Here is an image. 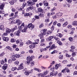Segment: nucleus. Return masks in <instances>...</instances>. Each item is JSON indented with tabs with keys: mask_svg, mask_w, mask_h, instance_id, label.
<instances>
[{
	"mask_svg": "<svg viewBox=\"0 0 77 77\" xmlns=\"http://www.w3.org/2000/svg\"><path fill=\"white\" fill-rule=\"evenodd\" d=\"M47 15L48 18H50V16H51V14L50 13H48L47 14Z\"/></svg>",
	"mask_w": 77,
	"mask_h": 77,
	"instance_id": "48",
	"label": "nucleus"
},
{
	"mask_svg": "<svg viewBox=\"0 0 77 77\" xmlns=\"http://www.w3.org/2000/svg\"><path fill=\"white\" fill-rule=\"evenodd\" d=\"M11 60L12 61H15V60H17V59H16L14 55L12 56V57L11 58Z\"/></svg>",
	"mask_w": 77,
	"mask_h": 77,
	"instance_id": "33",
	"label": "nucleus"
},
{
	"mask_svg": "<svg viewBox=\"0 0 77 77\" xmlns=\"http://www.w3.org/2000/svg\"><path fill=\"white\" fill-rule=\"evenodd\" d=\"M23 44H24V43H23V42H20L19 46L20 47H22L23 45Z\"/></svg>",
	"mask_w": 77,
	"mask_h": 77,
	"instance_id": "58",
	"label": "nucleus"
},
{
	"mask_svg": "<svg viewBox=\"0 0 77 77\" xmlns=\"http://www.w3.org/2000/svg\"><path fill=\"white\" fill-rule=\"evenodd\" d=\"M49 21H50V19H47L45 20V22L46 23H47V22H49Z\"/></svg>",
	"mask_w": 77,
	"mask_h": 77,
	"instance_id": "62",
	"label": "nucleus"
},
{
	"mask_svg": "<svg viewBox=\"0 0 77 77\" xmlns=\"http://www.w3.org/2000/svg\"><path fill=\"white\" fill-rule=\"evenodd\" d=\"M5 52H3L1 54H0V57H2V56H3L4 55H5Z\"/></svg>",
	"mask_w": 77,
	"mask_h": 77,
	"instance_id": "51",
	"label": "nucleus"
},
{
	"mask_svg": "<svg viewBox=\"0 0 77 77\" xmlns=\"http://www.w3.org/2000/svg\"><path fill=\"white\" fill-rule=\"evenodd\" d=\"M16 41V39L14 38H12L11 39V42H15Z\"/></svg>",
	"mask_w": 77,
	"mask_h": 77,
	"instance_id": "37",
	"label": "nucleus"
},
{
	"mask_svg": "<svg viewBox=\"0 0 77 77\" xmlns=\"http://www.w3.org/2000/svg\"><path fill=\"white\" fill-rule=\"evenodd\" d=\"M20 32L21 30H20V29H19L17 31L14 32V33L15 35H16L17 36H20Z\"/></svg>",
	"mask_w": 77,
	"mask_h": 77,
	"instance_id": "12",
	"label": "nucleus"
},
{
	"mask_svg": "<svg viewBox=\"0 0 77 77\" xmlns=\"http://www.w3.org/2000/svg\"><path fill=\"white\" fill-rule=\"evenodd\" d=\"M24 69V64H23V63H22L19 66L18 68H17V70L18 71L19 70H21V69Z\"/></svg>",
	"mask_w": 77,
	"mask_h": 77,
	"instance_id": "6",
	"label": "nucleus"
},
{
	"mask_svg": "<svg viewBox=\"0 0 77 77\" xmlns=\"http://www.w3.org/2000/svg\"><path fill=\"white\" fill-rule=\"evenodd\" d=\"M69 39L70 41H73V39H72V37L69 38Z\"/></svg>",
	"mask_w": 77,
	"mask_h": 77,
	"instance_id": "63",
	"label": "nucleus"
},
{
	"mask_svg": "<svg viewBox=\"0 0 77 77\" xmlns=\"http://www.w3.org/2000/svg\"><path fill=\"white\" fill-rule=\"evenodd\" d=\"M47 31V29H42L41 30V33L42 34V35H45L47 34V33H46Z\"/></svg>",
	"mask_w": 77,
	"mask_h": 77,
	"instance_id": "10",
	"label": "nucleus"
},
{
	"mask_svg": "<svg viewBox=\"0 0 77 77\" xmlns=\"http://www.w3.org/2000/svg\"><path fill=\"white\" fill-rule=\"evenodd\" d=\"M2 40H3L4 41H5V42H8L9 41V37H4L2 38Z\"/></svg>",
	"mask_w": 77,
	"mask_h": 77,
	"instance_id": "15",
	"label": "nucleus"
},
{
	"mask_svg": "<svg viewBox=\"0 0 77 77\" xmlns=\"http://www.w3.org/2000/svg\"><path fill=\"white\" fill-rule=\"evenodd\" d=\"M57 53V51L56 50H54V51L51 52V54H55V53Z\"/></svg>",
	"mask_w": 77,
	"mask_h": 77,
	"instance_id": "34",
	"label": "nucleus"
},
{
	"mask_svg": "<svg viewBox=\"0 0 77 77\" xmlns=\"http://www.w3.org/2000/svg\"><path fill=\"white\" fill-rule=\"evenodd\" d=\"M68 24V22L66 21L65 23H64V24L63 25V27H66V26H67Z\"/></svg>",
	"mask_w": 77,
	"mask_h": 77,
	"instance_id": "35",
	"label": "nucleus"
},
{
	"mask_svg": "<svg viewBox=\"0 0 77 77\" xmlns=\"http://www.w3.org/2000/svg\"><path fill=\"white\" fill-rule=\"evenodd\" d=\"M4 25L3 24H1L0 26V29L1 30L5 29V28L4 27Z\"/></svg>",
	"mask_w": 77,
	"mask_h": 77,
	"instance_id": "27",
	"label": "nucleus"
},
{
	"mask_svg": "<svg viewBox=\"0 0 77 77\" xmlns=\"http://www.w3.org/2000/svg\"><path fill=\"white\" fill-rule=\"evenodd\" d=\"M45 75H47L48 74V71L46 70L44 71V73Z\"/></svg>",
	"mask_w": 77,
	"mask_h": 77,
	"instance_id": "46",
	"label": "nucleus"
},
{
	"mask_svg": "<svg viewBox=\"0 0 77 77\" xmlns=\"http://www.w3.org/2000/svg\"><path fill=\"white\" fill-rule=\"evenodd\" d=\"M72 56L74 57L76 55V52H73L72 54Z\"/></svg>",
	"mask_w": 77,
	"mask_h": 77,
	"instance_id": "52",
	"label": "nucleus"
},
{
	"mask_svg": "<svg viewBox=\"0 0 77 77\" xmlns=\"http://www.w3.org/2000/svg\"><path fill=\"white\" fill-rule=\"evenodd\" d=\"M26 4L27 3H26V2H23L22 6L20 7V8L18 9L19 11H20V12L22 13V15H23L24 14V11H25V10L24 8L26 6Z\"/></svg>",
	"mask_w": 77,
	"mask_h": 77,
	"instance_id": "2",
	"label": "nucleus"
},
{
	"mask_svg": "<svg viewBox=\"0 0 77 77\" xmlns=\"http://www.w3.org/2000/svg\"><path fill=\"white\" fill-rule=\"evenodd\" d=\"M15 57H16V58H19L20 57V56H21V55H19L18 54H16L15 55H13Z\"/></svg>",
	"mask_w": 77,
	"mask_h": 77,
	"instance_id": "28",
	"label": "nucleus"
},
{
	"mask_svg": "<svg viewBox=\"0 0 77 77\" xmlns=\"http://www.w3.org/2000/svg\"><path fill=\"white\" fill-rule=\"evenodd\" d=\"M31 45L32 46V47L34 48H35V45H36V44L35 43V42L33 43H32V44H31Z\"/></svg>",
	"mask_w": 77,
	"mask_h": 77,
	"instance_id": "50",
	"label": "nucleus"
},
{
	"mask_svg": "<svg viewBox=\"0 0 77 77\" xmlns=\"http://www.w3.org/2000/svg\"><path fill=\"white\" fill-rule=\"evenodd\" d=\"M6 32L8 34H9L10 33V32H11V29L9 28H7L6 29Z\"/></svg>",
	"mask_w": 77,
	"mask_h": 77,
	"instance_id": "30",
	"label": "nucleus"
},
{
	"mask_svg": "<svg viewBox=\"0 0 77 77\" xmlns=\"http://www.w3.org/2000/svg\"><path fill=\"white\" fill-rule=\"evenodd\" d=\"M66 72H68V67H66L65 68L62 70L61 71V72L63 73H66Z\"/></svg>",
	"mask_w": 77,
	"mask_h": 77,
	"instance_id": "13",
	"label": "nucleus"
},
{
	"mask_svg": "<svg viewBox=\"0 0 77 77\" xmlns=\"http://www.w3.org/2000/svg\"><path fill=\"white\" fill-rule=\"evenodd\" d=\"M45 35L44 34H40L38 35V36L40 37V39H43L44 38V35Z\"/></svg>",
	"mask_w": 77,
	"mask_h": 77,
	"instance_id": "25",
	"label": "nucleus"
},
{
	"mask_svg": "<svg viewBox=\"0 0 77 77\" xmlns=\"http://www.w3.org/2000/svg\"><path fill=\"white\" fill-rule=\"evenodd\" d=\"M58 68H59V65H58V64H56L55 65V68L56 69H57Z\"/></svg>",
	"mask_w": 77,
	"mask_h": 77,
	"instance_id": "49",
	"label": "nucleus"
},
{
	"mask_svg": "<svg viewBox=\"0 0 77 77\" xmlns=\"http://www.w3.org/2000/svg\"><path fill=\"white\" fill-rule=\"evenodd\" d=\"M18 68L16 67H13L11 69L12 71H16V70H17Z\"/></svg>",
	"mask_w": 77,
	"mask_h": 77,
	"instance_id": "29",
	"label": "nucleus"
},
{
	"mask_svg": "<svg viewBox=\"0 0 77 77\" xmlns=\"http://www.w3.org/2000/svg\"><path fill=\"white\" fill-rule=\"evenodd\" d=\"M14 31H15V30L13 28H12L10 29V32H14Z\"/></svg>",
	"mask_w": 77,
	"mask_h": 77,
	"instance_id": "59",
	"label": "nucleus"
},
{
	"mask_svg": "<svg viewBox=\"0 0 77 77\" xmlns=\"http://www.w3.org/2000/svg\"><path fill=\"white\" fill-rule=\"evenodd\" d=\"M8 64L7 63H5L2 67V69H4V70H6V69H8Z\"/></svg>",
	"mask_w": 77,
	"mask_h": 77,
	"instance_id": "9",
	"label": "nucleus"
},
{
	"mask_svg": "<svg viewBox=\"0 0 77 77\" xmlns=\"http://www.w3.org/2000/svg\"><path fill=\"white\" fill-rule=\"evenodd\" d=\"M57 36H58L59 37V38H62V36H63V35H62L61 33H58L57 34Z\"/></svg>",
	"mask_w": 77,
	"mask_h": 77,
	"instance_id": "32",
	"label": "nucleus"
},
{
	"mask_svg": "<svg viewBox=\"0 0 77 77\" xmlns=\"http://www.w3.org/2000/svg\"><path fill=\"white\" fill-rule=\"evenodd\" d=\"M54 38L55 39V40H56V41H60V38L57 37H55V36L54 37Z\"/></svg>",
	"mask_w": 77,
	"mask_h": 77,
	"instance_id": "36",
	"label": "nucleus"
},
{
	"mask_svg": "<svg viewBox=\"0 0 77 77\" xmlns=\"http://www.w3.org/2000/svg\"><path fill=\"white\" fill-rule=\"evenodd\" d=\"M42 27H44V24L42 23L39 25V28H42Z\"/></svg>",
	"mask_w": 77,
	"mask_h": 77,
	"instance_id": "54",
	"label": "nucleus"
},
{
	"mask_svg": "<svg viewBox=\"0 0 77 77\" xmlns=\"http://www.w3.org/2000/svg\"><path fill=\"white\" fill-rule=\"evenodd\" d=\"M35 42L34 43L36 44H38V43L39 42V40L38 39H36L35 40Z\"/></svg>",
	"mask_w": 77,
	"mask_h": 77,
	"instance_id": "47",
	"label": "nucleus"
},
{
	"mask_svg": "<svg viewBox=\"0 0 77 77\" xmlns=\"http://www.w3.org/2000/svg\"><path fill=\"white\" fill-rule=\"evenodd\" d=\"M26 3L28 4V6H32L35 4V3L33 2L31 0H29L26 2Z\"/></svg>",
	"mask_w": 77,
	"mask_h": 77,
	"instance_id": "4",
	"label": "nucleus"
},
{
	"mask_svg": "<svg viewBox=\"0 0 77 77\" xmlns=\"http://www.w3.org/2000/svg\"><path fill=\"white\" fill-rule=\"evenodd\" d=\"M52 30L51 31H48V32H47L46 33H47V34H48V35H49L50 34H51V33H52Z\"/></svg>",
	"mask_w": 77,
	"mask_h": 77,
	"instance_id": "53",
	"label": "nucleus"
},
{
	"mask_svg": "<svg viewBox=\"0 0 77 77\" xmlns=\"http://www.w3.org/2000/svg\"><path fill=\"white\" fill-rule=\"evenodd\" d=\"M35 64V61H33L32 62L30 63L31 66H34Z\"/></svg>",
	"mask_w": 77,
	"mask_h": 77,
	"instance_id": "40",
	"label": "nucleus"
},
{
	"mask_svg": "<svg viewBox=\"0 0 77 77\" xmlns=\"http://www.w3.org/2000/svg\"><path fill=\"white\" fill-rule=\"evenodd\" d=\"M33 9V7L31 6L29 7L26 9V12H29V11H30V10H32Z\"/></svg>",
	"mask_w": 77,
	"mask_h": 77,
	"instance_id": "20",
	"label": "nucleus"
},
{
	"mask_svg": "<svg viewBox=\"0 0 77 77\" xmlns=\"http://www.w3.org/2000/svg\"><path fill=\"white\" fill-rule=\"evenodd\" d=\"M44 6L46 7V6H48V2H47L46 3L44 4Z\"/></svg>",
	"mask_w": 77,
	"mask_h": 77,
	"instance_id": "60",
	"label": "nucleus"
},
{
	"mask_svg": "<svg viewBox=\"0 0 77 77\" xmlns=\"http://www.w3.org/2000/svg\"><path fill=\"white\" fill-rule=\"evenodd\" d=\"M56 8L55 7H54L53 8H52L51 11V12H54V11H56Z\"/></svg>",
	"mask_w": 77,
	"mask_h": 77,
	"instance_id": "42",
	"label": "nucleus"
},
{
	"mask_svg": "<svg viewBox=\"0 0 77 77\" xmlns=\"http://www.w3.org/2000/svg\"><path fill=\"white\" fill-rule=\"evenodd\" d=\"M5 3H3L2 5L0 6V9L1 10H3V8L5 7Z\"/></svg>",
	"mask_w": 77,
	"mask_h": 77,
	"instance_id": "23",
	"label": "nucleus"
},
{
	"mask_svg": "<svg viewBox=\"0 0 77 77\" xmlns=\"http://www.w3.org/2000/svg\"><path fill=\"white\" fill-rule=\"evenodd\" d=\"M26 44L27 45H29V44H32V42H30V40H28V41L26 43Z\"/></svg>",
	"mask_w": 77,
	"mask_h": 77,
	"instance_id": "38",
	"label": "nucleus"
},
{
	"mask_svg": "<svg viewBox=\"0 0 77 77\" xmlns=\"http://www.w3.org/2000/svg\"><path fill=\"white\" fill-rule=\"evenodd\" d=\"M34 70L35 71H36L38 72H41L42 71L41 70L38 68H36V67H34Z\"/></svg>",
	"mask_w": 77,
	"mask_h": 77,
	"instance_id": "18",
	"label": "nucleus"
},
{
	"mask_svg": "<svg viewBox=\"0 0 77 77\" xmlns=\"http://www.w3.org/2000/svg\"><path fill=\"white\" fill-rule=\"evenodd\" d=\"M57 25V26H58V27H61V24L59 23H58Z\"/></svg>",
	"mask_w": 77,
	"mask_h": 77,
	"instance_id": "61",
	"label": "nucleus"
},
{
	"mask_svg": "<svg viewBox=\"0 0 77 77\" xmlns=\"http://www.w3.org/2000/svg\"><path fill=\"white\" fill-rule=\"evenodd\" d=\"M27 27L31 28V30H32L34 29H35V26H34V25L32 24V23L28 24L27 27L26 26L24 28L23 30H22V32H26V30L27 29Z\"/></svg>",
	"mask_w": 77,
	"mask_h": 77,
	"instance_id": "1",
	"label": "nucleus"
},
{
	"mask_svg": "<svg viewBox=\"0 0 77 77\" xmlns=\"http://www.w3.org/2000/svg\"><path fill=\"white\" fill-rule=\"evenodd\" d=\"M51 29L52 31H53V30H54V26L53 25H52V26L51 27Z\"/></svg>",
	"mask_w": 77,
	"mask_h": 77,
	"instance_id": "44",
	"label": "nucleus"
},
{
	"mask_svg": "<svg viewBox=\"0 0 77 77\" xmlns=\"http://www.w3.org/2000/svg\"><path fill=\"white\" fill-rule=\"evenodd\" d=\"M72 24L73 26H77V21H74L73 22H72Z\"/></svg>",
	"mask_w": 77,
	"mask_h": 77,
	"instance_id": "26",
	"label": "nucleus"
},
{
	"mask_svg": "<svg viewBox=\"0 0 77 77\" xmlns=\"http://www.w3.org/2000/svg\"><path fill=\"white\" fill-rule=\"evenodd\" d=\"M38 11L40 13H43V9L41 7H39L37 9Z\"/></svg>",
	"mask_w": 77,
	"mask_h": 77,
	"instance_id": "17",
	"label": "nucleus"
},
{
	"mask_svg": "<svg viewBox=\"0 0 77 77\" xmlns=\"http://www.w3.org/2000/svg\"><path fill=\"white\" fill-rule=\"evenodd\" d=\"M41 39V42L42 43L45 41V39L44 38Z\"/></svg>",
	"mask_w": 77,
	"mask_h": 77,
	"instance_id": "64",
	"label": "nucleus"
},
{
	"mask_svg": "<svg viewBox=\"0 0 77 77\" xmlns=\"http://www.w3.org/2000/svg\"><path fill=\"white\" fill-rule=\"evenodd\" d=\"M56 48H57V46H55V45L54 44H53L51 46V47L50 48L49 50V51H50L51 50L56 49Z\"/></svg>",
	"mask_w": 77,
	"mask_h": 77,
	"instance_id": "11",
	"label": "nucleus"
},
{
	"mask_svg": "<svg viewBox=\"0 0 77 77\" xmlns=\"http://www.w3.org/2000/svg\"><path fill=\"white\" fill-rule=\"evenodd\" d=\"M38 16L39 17L43 18V17H44V14L42 13H40V14L38 15Z\"/></svg>",
	"mask_w": 77,
	"mask_h": 77,
	"instance_id": "31",
	"label": "nucleus"
},
{
	"mask_svg": "<svg viewBox=\"0 0 77 77\" xmlns=\"http://www.w3.org/2000/svg\"><path fill=\"white\" fill-rule=\"evenodd\" d=\"M58 74V72L57 71L55 72L53 70L52 72H51L50 73V75L51 77H53V76H56Z\"/></svg>",
	"mask_w": 77,
	"mask_h": 77,
	"instance_id": "5",
	"label": "nucleus"
},
{
	"mask_svg": "<svg viewBox=\"0 0 77 77\" xmlns=\"http://www.w3.org/2000/svg\"><path fill=\"white\" fill-rule=\"evenodd\" d=\"M16 23H17L18 25H20V24H21L22 23V22L20 21V19H17V20L16 21Z\"/></svg>",
	"mask_w": 77,
	"mask_h": 77,
	"instance_id": "22",
	"label": "nucleus"
},
{
	"mask_svg": "<svg viewBox=\"0 0 77 77\" xmlns=\"http://www.w3.org/2000/svg\"><path fill=\"white\" fill-rule=\"evenodd\" d=\"M9 3L11 4V5H13L14 4V1L12 0L9 2Z\"/></svg>",
	"mask_w": 77,
	"mask_h": 77,
	"instance_id": "55",
	"label": "nucleus"
},
{
	"mask_svg": "<svg viewBox=\"0 0 77 77\" xmlns=\"http://www.w3.org/2000/svg\"><path fill=\"white\" fill-rule=\"evenodd\" d=\"M62 15H63V14H62V13H60L59 12L56 14L57 17H58V18H59V17H60Z\"/></svg>",
	"mask_w": 77,
	"mask_h": 77,
	"instance_id": "21",
	"label": "nucleus"
},
{
	"mask_svg": "<svg viewBox=\"0 0 77 77\" xmlns=\"http://www.w3.org/2000/svg\"><path fill=\"white\" fill-rule=\"evenodd\" d=\"M57 23V22L56 20H55L53 22V26H56Z\"/></svg>",
	"mask_w": 77,
	"mask_h": 77,
	"instance_id": "41",
	"label": "nucleus"
},
{
	"mask_svg": "<svg viewBox=\"0 0 77 77\" xmlns=\"http://www.w3.org/2000/svg\"><path fill=\"white\" fill-rule=\"evenodd\" d=\"M71 48L72 49L70 50L69 51H70V52H74V50H74V49H75V46L74 45H72Z\"/></svg>",
	"mask_w": 77,
	"mask_h": 77,
	"instance_id": "24",
	"label": "nucleus"
},
{
	"mask_svg": "<svg viewBox=\"0 0 77 77\" xmlns=\"http://www.w3.org/2000/svg\"><path fill=\"white\" fill-rule=\"evenodd\" d=\"M24 23H22L21 26L18 27V28L19 29V30H20V31L21 30H22V29H22L23 28H24Z\"/></svg>",
	"mask_w": 77,
	"mask_h": 77,
	"instance_id": "14",
	"label": "nucleus"
},
{
	"mask_svg": "<svg viewBox=\"0 0 77 77\" xmlns=\"http://www.w3.org/2000/svg\"><path fill=\"white\" fill-rule=\"evenodd\" d=\"M24 12H25V11H24ZM24 17H28L29 16V17H30L32 15V13L31 12H29L28 13H26L24 14Z\"/></svg>",
	"mask_w": 77,
	"mask_h": 77,
	"instance_id": "8",
	"label": "nucleus"
},
{
	"mask_svg": "<svg viewBox=\"0 0 77 77\" xmlns=\"http://www.w3.org/2000/svg\"><path fill=\"white\" fill-rule=\"evenodd\" d=\"M33 69H32L30 70H29V71H25L24 72V74L26 75H29L30 73H32L33 72Z\"/></svg>",
	"mask_w": 77,
	"mask_h": 77,
	"instance_id": "7",
	"label": "nucleus"
},
{
	"mask_svg": "<svg viewBox=\"0 0 77 77\" xmlns=\"http://www.w3.org/2000/svg\"><path fill=\"white\" fill-rule=\"evenodd\" d=\"M57 43L58 44H59V45H62V43L60 40L59 41H57Z\"/></svg>",
	"mask_w": 77,
	"mask_h": 77,
	"instance_id": "39",
	"label": "nucleus"
},
{
	"mask_svg": "<svg viewBox=\"0 0 77 77\" xmlns=\"http://www.w3.org/2000/svg\"><path fill=\"white\" fill-rule=\"evenodd\" d=\"M54 37V36H49L48 38V40L49 41H51L52 40H51L52 39H53Z\"/></svg>",
	"mask_w": 77,
	"mask_h": 77,
	"instance_id": "19",
	"label": "nucleus"
},
{
	"mask_svg": "<svg viewBox=\"0 0 77 77\" xmlns=\"http://www.w3.org/2000/svg\"><path fill=\"white\" fill-rule=\"evenodd\" d=\"M5 49H7L9 50V51H13V50H12V48L11 47L9 46H6L5 48Z\"/></svg>",
	"mask_w": 77,
	"mask_h": 77,
	"instance_id": "16",
	"label": "nucleus"
},
{
	"mask_svg": "<svg viewBox=\"0 0 77 77\" xmlns=\"http://www.w3.org/2000/svg\"><path fill=\"white\" fill-rule=\"evenodd\" d=\"M8 63H12V60L9 59L8 60Z\"/></svg>",
	"mask_w": 77,
	"mask_h": 77,
	"instance_id": "57",
	"label": "nucleus"
},
{
	"mask_svg": "<svg viewBox=\"0 0 77 77\" xmlns=\"http://www.w3.org/2000/svg\"><path fill=\"white\" fill-rule=\"evenodd\" d=\"M19 61H17L15 62L14 63V65H18V64H19Z\"/></svg>",
	"mask_w": 77,
	"mask_h": 77,
	"instance_id": "45",
	"label": "nucleus"
},
{
	"mask_svg": "<svg viewBox=\"0 0 77 77\" xmlns=\"http://www.w3.org/2000/svg\"><path fill=\"white\" fill-rule=\"evenodd\" d=\"M63 55L61 54L58 57L59 59H63Z\"/></svg>",
	"mask_w": 77,
	"mask_h": 77,
	"instance_id": "43",
	"label": "nucleus"
},
{
	"mask_svg": "<svg viewBox=\"0 0 77 77\" xmlns=\"http://www.w3.org/2000/svg\"><path fill=\"white\" fill-rule=\"evenodd\" d=\"M27 61H26V64L28 65H29V64H30V62H31L32 61V58H30V56H28L26 58Z\"/></svg>",
	"mask_w": 77,
	"mask_h": 77,
	"instance_id": "3",
	"label": "nucleus"
},
{
	"mask_svg": "<svg viewBox=\"0 0 77 77\" xmlns=\"http://www.w3.org/2000/svg\"><path fill=\"white\" fill-rule=\"evenodd\" d=\"M5 63V61L3 60H2L1 62V65H4Z\"/></svg>",
	"mask_w": 77,
	"mask_h": 77,
	"instance_id": "56",
	"label": "nucleus"
}]
</instances>
